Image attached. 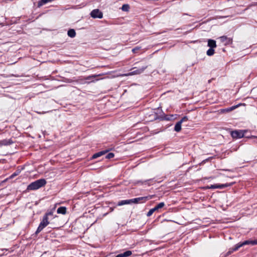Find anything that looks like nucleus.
<instances>
[{"instance_id": "nucleus-1", "label": "nucleus", "mask_w": 257, "mask_h": 257, "mask_svg": "<svg viewBox=\"0 0 257 257\" xmlns=\"http://www.w3.org/2000/svg\"><path fill=\"white\" fill-rule=\"evenodd\" d=\"M46 184V181L44 179H41L31 183L27 187L28 190H35L44 186Z\"/></svg>"}, {"instance_id": "nucleus-2", "label": "nucleus", "mask_w": 257, "mask_h": 257, "mask_svg": "<svg viewBox=\"0 0 257 257\" xmlns=\"http://www.w3.org/2000/svg\"><path fill=\"white\" fill-rule=\"evenodd\" d=\"M49 223L48 217H47L46 216H44L36 231V233L38 234L44 228L48 225Z\"/></svg>"}, {"instance_id": "nucleus-3", "label": "nucleus", "mask_w": 257, "mask_h": 257, "mask_svg": "<svg viewBox=\"0 0 257 257\" xmlns=\"http://www.w3.org/2000/svg\"><path fill=\"white\" fill-rule=\"evenodd\" d=\"M251 244L252 245L257 244V239L254 240H245L242 242H240L235 245V247L233 250H238L241 246Z\"/></svg>"}, {"instance_id": "nucleus-4", "label": "nucleus", "mask_w": 257, "mask_h": 257, "mask_svg": "<svg viewBox=\"0 0 257 257\" xmlns=\"http://www.w3.org/2000/svg\"><path fill=\"white\" fill-rule=\"evenodd\" d=\"M151 198H152L151 196L139 197V198H134V199H131V202L132 203H136V204L139 203H143Z\"/></svg>"}, {"instance_id": "nucleus-5", "label": "nucleus", "mask_w": 257, "mask_h": 257, "mask_svg": "<svg viewBox=\"0 0 257 257\" xmlns=\"http://www.w3.org/2000/svg\"><path fill=\"white\" fill-rule=\"evenodd\" d=\"M230 135L233 139H238L243 137L244 133L242 131L235 130L230 131Z\"/></svg>"}, {"instance_id": "nucleus-6", "label": "nucleus", "mask_w": 257, "mask_h": 257, "mask_svg": "<svg viewBox=\"0 0 257 257\" xmlns=\"http://www.w3.org/2000/svg\"><path fill=\"white\" fill-rule=\"evenodd\" d=\"M147 68V66L144 67L142 68L136 69L134 71H132L131 72H130L127 74H125L123 75L125 76H131V75H138L141 74L144 72V71Z\"/></svg>"}, {"instance_id": "nucleus-7", "label": "nucleus", "mask_w": 257, "mask_h": 257, "mask_svg": "<svg viewBox=\"0 0 257 257\" xmlns=\"http://www.w3.org/2000/svg\"><path fill=\"white\" fill-rule=\"evenodd\" d=\"M187 120L188 117L187 116L183 117L180 121L176 123L175 125L174 130L177 132H180L181 130L182 123L184 121H187Z\"/></svg>"}, {"instance_id": "nucleus-8", "label": "nucleus", "mask_w": 257, "mask_h": 257, "mask_svg": "<svg viewBox=\"0 0 257 257\" xmlns=\"http://www.w3.org/2000/svg\"><path fill=\"white\" fill-rule=\"evenodd\" d=\"M91 16L93 18L101 19L103 17L102 13L98 10L95 9L91 12Z\"/></svg>"}, {"instance_id": "nucleus-9", "label": "nucleus", "mask_w": 257, "mask_h": 257, "mask_svg": "<svg viewBox=\"0 0 257 257\" xmlns=\"http://www.w3.org/2000/svg\"><path fill=\"white\" fill-rule=\"evenodd\" d=\"M207 46L211 48H215L216 47L215 41L211 39L208 40Z\"/></svg>"}, {"instance_id": "nucleus-10", "label": "nucleus", "mask_w": 257, "mask_h": 257, "mask_svg": "<svg viewBox=\"0 0 257 257\" xmlns=\"http://www.w3.org/2000/svg\"><path fill=\"white\" fill-rule=\"evenodd\" d=\"M131 254H132V251H130V250H127L122 253H120V254L117 255L115 257H126V256H130Z\"/></svg>"}, {"instance_id": "nucleus-11", "label": "nucleus", "mask_w": 257, "mask_h": 257, "mask_svg": "<svg viewBox=\"0 0 257 257\" xmlns=\"http://www.w3.org/2000/svg\"><path fill=\"white\" fill-rule=\"evenodd\" d=\"M57 212L58 214H65L66 212V208L65 207H60L58 208Z\"/></svg>"}, {"instance_id": "nucleus-12", "label": "nucleus", "mask_w": 257, "mask_h": 257, "mask_svg": "<svg viewBox=\"0 0 257 257\" xmlns=\"http://www.w3.org/2000/svg\"><path fill=\"white\" fill-rule=\"evenodd\" d=\"M224 187V185H218V184H214V185H211V186L208 187V188L209 189H216V188H223Z\"/></svg>"}, {"instance_id": "nucleus-13", "label": "nucleus", "mask_w": 257, "mask_h": 257, "mask_svg": "<svg viewBox=\"0 0 257 257\" xmlns=\"http://www.w3.org/2000/svg\"><path fill=\"white\" fill-rule=\"evenodd\" d=\"M106 153V151H101V152H99L98 153H95V154H94L93 155L92 158L96 159V158L99 157L101 156L102 155L105 154Z\"/></svg>"}, {"instance_id": "nucleus-14", "label": "nucleus", "mask_w": 257, "mask_h": 257, "mask_svg": "<svg viewBox=\"0 0 257 257\" xmlns=\"http://www.w3.org/2000/svg\"><path fill=\"white\" fill-rule=\"evenodd\" d=\"M68 35L71 38H74L76 35L75 31L74 29H70L68 31Z\"/></svg>"}, {"instance_id": "nucleus-15", "label": "nucleus", "mask_w": 257, "mask_h": 257, "mask_svg": "<svg viewBox=\"0 0 257 257\" xmlns=\"http://www.w3.org/2000/svg\"><path fill=\"white\" fill-rule=\"evenodd\" d=\"M132 203L131 202V199L130 200H122L118 203V205H123L125 204H128Z\"/></svg>"}, {"instance_id": "nucleus-16", "label": "nucleus", "mask_w": 257, "mask_h": 257, "mask_svg": "<svg viewBox=\"0 0 257 257\" xmlns=\"http://www.w3.org/2000/svg\"><path fill=\"white\" fill-rule=\"evenodd\" d=\"M240 105V104H239L238 105H234L231 107L226 108V112H230V111L233 110L235 108H237Z\"/></svg>"}, {"instance_id": "nucleus-17", "label": "nucleus", "mask_w": 257, "mask_h": 257, "mask_svg": "<svg viewBox=\"0 0 257 257\" xmlns=\"http://www.w3.org/2000/svg\"><path fill=\"white\" fill-rule=\"evenodd\" d=\"M53 0H41L40 2L38 3V6L40 7L42 6L43 4H46L48 2H50L53 1Z\"/></svg>"}, {"instance_id": "nucleus-18", "label": "nucleus", "mask_w": 257, "mask_h": 257, "mask_svg": "<svg viewBox=\"0 0 257 257\" xmlns=\"http://www.w3.org/2000/svg\"><path fill=\"white\" fill-rule=\"evenodd\" d=\"M129 9H130V6L128 5L127 4H124V5H123L122 7H121V10L123 11H124V12H127L129 10Z\"/></svg>"}, {"instance_id": "nucleus-19", "label": "nucleus", "mask_w": 257, "mask_h": 257, "mask_svg": "<svg viewBox=\"0 0 257 257\" xmlns=\"http://www.w3.org/2000/svg\"><path fill=\"white\" fill-rule=\"evenodd\" d=\"M214 50L213 48H210V49H208L206 52V54L208 56H212L214 54Z\"/></svg>"}, {"instance_id": "nucleus-20", "label": "nucleus", "mask_w": 257, "mask_h": 257, "mask_svg": "<svg viewBox=\"0 0 257 257\" xmlns=\"http://www.w3.org/2000/svg\"><path fill=\"white\" fill-rule=\"evenodd\" d=\"M165 205V204L164 202H161L159 203L156 206H155L154 208L156 209V210H158L159 209L162 208Z\"/></svg>"}, {"instance_id": "nucleus-21", "label": "nucleus", "mask_w": 257, "mask_h": 257, "mask_svg": "<svg viewBox=\"0 0 257 257\" xmlns=\"http://www.w3.org/2000/svg\"><path fill=\"white\" fill-rule=\"evenodd\" d=\"M156 211V209L155 208H153L149 210V211L147 213V216H150L152 215V214Z\"/></svg>"}, {"instance_id": "nucleus-22", "label": "nucleus", "mask_w": 257, "mask_h": 257, "mask_svg": "<svg viewBox=\"0 0 257 257\" xmlns=\"http://www.w3.org/2000/svg\"><path fill=\"white\" fill-rule=\"evenodd\" d=\"M114 154L112 153H108L106 156V159H111V158H112L113 157H114Z\"/></svg>"}, {"instance_id": "nucleus-23", "label": "nucleus", "mask_w": 257, "mask_h": 257, "mask_svg": "<svg viewBox=\"0 0 257 257\" xmlns=\"http://www.w3.org/2000/svg\"><path fill=\"white\" fill-rule=\"evenodd\" d=\"M8 144V141L7 140H3L0 142V145H7Z\"/></svg>"}, {"instance_id": "nucleus-24", "label": "nucleus", "mask_w": 257, "mask_h": 257, "mask_svg": "<svg viewBox=\"0 0 257 257\" xmlns=\"http://www.w3.org/2000/svg\"><path fill=\"white\" fill-rule=\"evenodd\" d=\"M235 247V246L231 248H230L229 249V251L227 252V255H229L230 254H231L232 252H233L234 251H236V250H233V249Z\"/></svg>"}, {"instance_id": "nucleus-25", "label": "nucleus", "mask_w": 257, "mask_h": 257, "mask_svg": "<svg viewBox=\"0 0 257 257\" xmlns=\"http://www.w3.org/2000/svg\"><path fill=\"white\" fill-rule=\"evenodd\" d=\"M232 43V39L226 37V45Z\"/></svg>"}, {"instance_id": "nucleus-26", "label": "nucleus", "mask_w": 257, "mask_h": 257, "mask_svg": "<svg viewBox=\"0 0 257 257\" xmlns=\"http://www.w3.org/2000/svg\"><path fill=\"white\" fill-rule=\"evenodd\" d=\"M140 49V47H137L132 50L134 53H137Z\"/></svg>"}, {"instance_id": "nucleus-27", "label": "nucleus", "mask_w": 257, "mask_h": 257, "mask_svg": "<svg viewBox=\"0 0 257 257\" xmlns=\"http://www.w3.org/2000/svg\"><path fill=\"white\" fill-rule=\"evenodd\" d=\"M234 183V182H226V185H225V186L226 187L228 186H230L231 185H232L233 183Z\"/></svg>"}, {"instance_id": "nucleus-28", "label": "nucleus", "mask_w": 257, "mask_h": 257, "mask_svg": "<svg viewBox=\"0 0 257 257\" xmlns=\"http://www.w3.org/2000/svg\"><path fill=\"white\" fill-rule=\"evenodd\" d=\"M52 214H53L52 212H49L46 213V214L44 216H46L47 217H48L49 215H52Z\"/></svg>"}, {"instance_id": "nucleus-29", "label": "nucleus", "mask_w": 257, "mask_h": 257, "mask_svg": "<svg viewBox=\"0 0 257 257\" xmlns=\"http://www.w3.org/2000/svg\"><path fill=\"white\" fill-rule=\"evenodd\" d=\"M16 175H17V174L16 173H14L12 176H11V178H13L15 176H16Z\"/></svg>"}, {"instance_id": "nucleus-30", "label": "nucleus", "mask_w": 257, "mask_h": 257, "mask_svg": "<svg viewBox=\"0 0 257 257\" xmlns=\"http://www.w3.org/2000/svg\"><path fill=\"white\" fill-rule=\"evenodd\" d=\"M256 5H257V3H256Z\"/></svg>"}]
</instances>
